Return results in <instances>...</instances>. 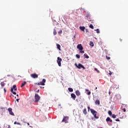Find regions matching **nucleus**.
<instances>
[{
    "instance_id": "1",
    "label": "nucleus",
    "mask_w": 128,
    "mask_h": 128,
    "mask_svg": "<svg viewBox=\"0 0 128 128\" xmlns=\"http://www.w3.org/2000/svg\"><path fill=\"white\" fill-rule=\"evenodd\" d=\"M86 19L88 20V22H92V23L94 24V20H92V16H90V13L86 14Z\"/></svg>"
},
{
    "instance_id": "2",
    "label": "nucleus",
    "mask_w": 128,
    "mask_h": 128,
    "mask_svg": "<svg viewBox=\"0 0 128 128\" xmlns=\"http://www.w3.org/2000/svg\"><path fill=\"white\" fill-rule=\"evenodd\" d=\"M90 110L91 113L94 116V118H98V116H96V114H98V112H96L94 109H90Z\"/></svg>"
},
{
    "instance_id": "3",
    "label": "nucleus",
    "mask_w": 128,
    "mask_h": 128,
    "mask_svg": "<svg viewBox=\"0 0 128 128\" xmlns=\"http://www.w3.org/2000/svg\"><path fill=\"white\" fill-rule=\"evenodd\" d=\"M74 64L78 68H79V69L83 68V70H86V67L84 66V65L82 64H79L78 65V64H76V63Z\"/></svg>"
},
{
    "instance_id": "4",
    "label": "nucleus",
    "mask_w": 128,
    "mask_h": 128,
    "mask_svg": "<svg viewBox=\"0 0 128 128\" xmlns=\"http://www.w3.org/2000/svg\"><path fill=\"white\" fill-rule=\"evenodd\" d=\"M34 102H38L40 100V96H38V94H36L34 96Z\"/></svg>"
},
{
    "instance_id": "5",
    "label": "nucleus",
    "mask_w": 128,
    "mask_h": 128,
    "mask_svg": "<svg viewBox=\"0 0 128 128\" xmlns=\"http://www.w3.org/2000/svg\"><path fill=\"white\" fill-rule=\"evenodd\" d=\"M62 58L60 57H58L57 58V63L58 64V66H62Z\"/></svg>"
},
{
    "instance_id": "6",
    "label": "nucleus",
    "mask_w": 128,
    "mask_h": 128,
    "mask_svg": "<svg viewBox=\"0 0 128 128\" xmlns=\"http://www.w3.org/2000/svg\"><path fill=\"white\" fill-rule=\"evenodd\" d=\"M46 82V79H43L42 82L36 83L38 86H44V83Z\"/></svg>"
},
{
    "instance_id": "7",
    "label": "nucleus",
    "mask_w": 128,
    "mask_h": 128,
    "mask_svg": "<svg viewBox=\"0 0 128 128\" xmlns=\"http://www.w3.org/2000/svg\"><path fill=\"white\" fill-rule=\"evenodd\" d=\"M68 116H64V118H63V120H62V122H65V124H67L68 122Z\"/></svg>"
},
{
    "instance_id": "8",
    "label": "nucleus",
    "mask_w": 128,
    "mask_h": 128,
    "mask_svg": "<svg viewBox=\"0 0 128 128\" xmlns=\"http://www.w3.org/2000/svg\"><path fill=\"white\" fill-rule=\"evenodd\" d=\"M30 76L32 78H38V75L36 74H30Z\"/></svg>"
},
{
    "instance_id": "9",
    "label": "nucleus",
    "mask_w": 128,
    "mask_h": 128,
    "mask_svg": "<svg viewBox=\"0 0 128 128\" xmlns=\"http://www.w3.org/2000/svg\"><path fill=\"white\" fill-rule=\"evenodd\" d=\"M77 48L78 50H84V47H82V44H78L77 46Z\"/></svg>"
},
{
    "instance_id": "10",
    "label": "nucleus",
    "mask_w": 128,
    "mask_h": 128,
    "mask_svg": "<svg viewBox=\"0 0 128 128\" xmlns=\"http://www.w3.org/2000/svg\"><path fill=\"white\" fill-rule=\"evenodd\" d=\"M8 111L9 112L11 116H14V112H12V108H8Z\"/></svg>"
},
{
    "instance_id": "11",
    "label": "nucleus",
    "mask_w": 128,
    "mask_h": 128,
    "mask_svg": "<svg viewBox=\"0 0 128 128\" xmlns=\"http://www.w3.org/2000/svg\"><path fill=\"white\" fill-rule=\"evenodd\" d=\"M71 97L72 98H73L74 100H75L76 98V94H74L72 93L71 94Z\"/></svg>"
},
{
    "instance_id": "12",
    "label": "nucleus",
    "mask_w": 128,
    "mask_h": 128,
    "mask_svg": "<svg viewBox=\"0 0 128 128\" xmlns=\"http://www.w3.org/2000/svg\"><path fill=\"white\" fill-rule=\"evenodd\" d=\"M106 122H112V120L110 119V117H108L106 119Z\"/></svg>"
},
{
    "instance_id": "13",
    "label": "nucleus",
    "mask_w": 128,
    "mask_h": 128,
    "mask_svg": "<svg viewBox=\"0 0 128 128\" xmlns=\"http://www.w3.org/2000/svg\"><path fill=\"white\" fill-rule=\"evenodd\" d=\"M76 94L78 96H80V92L78 90L76 91Z\"/></svg>"
},
{
    "instance_id": "14",
    "label": "nucleus",
    "mask_w": 128,
    "mask_h": 128,
    "mask_svg": "<svg viewBox=\"0 0 128 128\" xmlns=\"http://www.w3.org/2000/svg\"><path fill=\"white\" fill-rule=\"evenodd\" d=\"M80 28L82 32H84V30H86V27L80 26Z\"/></svg>"
},
{
    "instance_id": "15",
    "label": "nucleus",
    "mask_w": 128,
    "mask_h": 128,
    "mask_svg": "<svg viewBox=\"0 0 128 128\" xmlns=\"http://www.w3.org/2000/svg\"><path fill=\"white\" fill-rule=\"evenodd\" d=\"M95 104H98V106H100V100H96Z\"/></svg>"
},
{
    "instance_id": "16",
    "label": "nucleus",
    "mask_w": 128,
    "mask_h": 128,
    "mask_svg": "<svg viewBox=\"0 0 128 128\" xmlns=\"http://www.w3.org/2000/svg\"><path fill=\"white\" fill-rule=\"evenodd\" d=\"M85 90H86V92H88L86 93V94H88V96L90 95L91 92H90V90H88V89H86Z\"/></svg>"
},
{
    "instance_id": "17",
    "label": "nucleus",
    "mask_w": 128,
    "mask_h": 128,
    "mask_svg": "<svg viewBox=\"0 0 128 128\" xmlns=\"http://www.w3.org/2000/svg\"><path fill=\"white\" fill-rule=\"evenodd\" d=\"M26 81L24 82L22 84L20 88H22L23 86H26Z\"/></svg>"
},
{
    "instance_id": "18",
    "label": "nucleus",
    "mask_w": 128,
    "mask_h": 128,
    "mask_svg": "<svg viewBox=\"0 0 128 128\" xmlns=\"http://www.w3.org/2000/svg\"><path fill=\"white\" fill-rule=\"evenodd\" d=\"M10 92H12V94H16V93L14 92V88H12L10 89Z\"/></svg>"
},
{
    "instance_id": "19",
    "label": "nucleus",
    "mask_w": 128,
    "mask_h": 128,
    "mask_svg": "<svg viewBox=\"0 0 128 128\" xmlns=\"http://www.w3.org/2000/svg\"><path fill=\"white\" fill-rule=\"evenodd\" d=\"M57 48L59 50H60V44H56Z\"/></svg>"
},
{
    "instance_id": "20",
    "label": "nucleus",
    "mask_w": 128,
    "mask_h": 128,
    "mask_svg": "<svg viewBox=\"0 0 128 128\" xmlns=\"http://www.w3.org/2000/svg\"><path fill=\"white\" fill-rule=\"evenodd\" d=\"M68 90H69V92H74V89H72V88H68Z\"/></svg>"
},
{
    "instance_id": "21",
    "label": "nucleus",
    "mask_w": 128,
    "mask_h": 128,
    "mask_svg": "<svg viewBox=\"0 0 128 128\" xmlns=\"http://www.w3.org/2000/svg\"><path fill=\"white\" fill-rule=\"evenodd\" d=\"M84 56L85 58H90V56H88L86 54H84Z\"/></svg>"
},
{
    "instance_id": "22",
    "label": "nucleus",
    "mask_w": 128,
    "mask_h": 128,
    "mask_svg": "<svg viewBox=\"0 0 128 128\" xmlns=\"http://www.w3.org/2000/svg\"><path fill=\"white\" fill-rule=\"evenodd\" d=\"M83 113L84 114H86L87 112H86V108H84L83 110Z\"/></svg>"
},
{
    "instance_id": "23",
    "label": "nucleus",
    "mask_w": 128,
    "mask_h": 128,
    "mask_svg": "<svg viewBox=\"0 0 128 128\" xmlns=\"http://www.w3.org/2000/svg\"><path fill=\"white\" fill-rule=\"evenodd\" d=\"M14 124H18L19 126H22V124H20V123L16 122H14Z\"/></svg>"
},
{
    "instance_id": "24",
    "label": "nucleus",
    "mask_w": 128,
    "mask_h": 128,
    "mask_svg": "<svg viewBox=\"0 0 128 128\" xmlns=\"http://www.w3.org/2000/svg\"><path fill=\"white\" fill-rule=\"evenodd\" d=\"M112 118H116V115L114 114H112V115H111Z\"/></svg>"
},
{
    "instance_id": "25",
    "label": "nucleus",
    "mask_w": 128,
    "mask_h": 128,
    "mask_svg": "<svg viewBox=\"0 0 128 128\" xmlns=\"http://www.w3.org/2000/svg\"><path fill=\"white\" fill-rule=\"evenodd\" d=\"M0 85L2 86H6V83H4V82H1Z\"/></svg>"
},
{
    "instance_id": "26",
    "label": "nucleus",
    "mask_w": 128,
    "mask_h": 128,
    "mask_svg": "<svg viewBox=\"0 0 128 128\" xmlns=\"http://www.w3.org/2000/svg\"><path fill=\"white\" fill-rule=\"evenodd\" d=\"M108 114L109 116H112V111H110V110H109L108 112Z\"/></svg>"
},
{
    "instance_id": "27",
    "label": "nucleus",
    "mask_w": 128,
    "mask_h": 128,
    "mask_svg": "<svg viewBox=\"0 0 128 128\" xmlns=\"http://www.w3.org/2000/svg\"><path fill=\"white\" fill-rule=\"evenodd\" d=\"M89 27L90 28L94 30V26L92 24H90Z\"/></svg>"
},
{
    "instance_id": "28",
    "label": "nucleus",
    "mask_w": 128,
    "mask_h": 128,
    "mask_svg": "<svg viewBox=\"0 0 128 128\" xmlns=\"http://www.w3.org/2000/svg\"><path fill=\"white\" fill-rule=\"evenodd\" d=\"M53 33L54 36H56V29H54Z\"/></svg>"
},
{
    "instance_id": "29",
    "label": "nucleus",
    "mask_w": 128,
    "mask_h": 128,
    "mask_svg": "<svg viewBox=\"0 0 128 128\" xmlns=\"http://www.w3.org/2000/svg\"><path fill=\"white\" fill-rule=\"evenodd\" d=\"M76 58H80V54H76Z\"/></svg>"
},
{
    "instance_id": "30",
    "label": "nucleus",
    "mask_w": 128,
    "mask_h": 128,
    "mask_svg": "<svg viewBox=\"0 0 128 128\" xmlns=\"http://www.w3.org/2000/svg\"><path fill=\"white\" fill-rule=\"evenodd\" d=\"M94 30L96 32L97 34H100V30L97 29V30Z\"/></svg>"
},
{
    "instance_id": "31",
    "label": "nucleus",
    "mask_w": 128,
    "mask_h": 128,
    "mask_svg": "<svg viewBox=\"0 0 128 128\" xmlns=\"http://www.w3.org/2000/svg\"><path fill=\"white\" fill-rule=\"evenodd\" d=\"M58 34H62V30H60V31H59V32H58Z\"/></svg>"
},
{
    "instance_id": "32",
    "label": "nucleus",
    "mask_w": 128,
    "mask_h": 128,
    "mask_svg": "<svg viewBox=\"0 0 128 128\" xmlns=\"http://www.w3.org/2000/svg\"><path fill=\"white\" fill-rule=\"evenodd\" d=\"M80 54H84V51L82 50H80Z\"/></svg>"
},
{
    "instance_id": "33",
    "label": "nucleus",
    "mask_w": 128,
    "mask_h": 128,
    "mask_svg": "<svg viewBox=\"0 0 128 128\" xmlns=\"http://www.w3.org/2000/svg\"><path fill=\"white\" fill-rule=\"evenodd\" d=\"M90 46H94V42H90Z\"/></svg>"
},
{
    "instance_id": "34",
    "label": "nucleus",
    "mask_w": 128,
    "mask_h": 128,
    "mask_svg": "<svg viewBox=\"0 0 128 128\" xmlns=\"http://www.w3.org/2000/svg\"><path fill=\"white\" fill-rule=\"evenodd\" d=\"M94 70L97 72H98V74L100 72V70H98V68H94Z\"/></svg>"
},
{
    "instance_id": "35",
    "label": "nucleus",
    "mask_w": 128,
    "mask_h": 128,
    "mask_svg": "<svg viewBox=\"0 0 128 128\" xmlns=\"http://www.w3.org/2000/svg\"><path fill=\"white\" fill-rule=\"evenodd\" d=\"M16 88V85H14L13 86H12L13 90Z\"/></svg>"
},
{
    "instance_id": "36",
    "label": "nucleus",
    "mask_w": 128,
    "mask_h": 128,
    "mask_svg": "<svg viewBox=\"0 0 128 128\" xmlns=\"http://www.w3.org/2000/svg\"><path fill=\"white\" fill-rule=\"evenodd\" d=\"M110 72L108 73V74H110V76H112V72H110V70H109Z\"/></svg>"
},
{
    "instance_id": "37",
    "label": "nucleus",
    "mask_w": 128,
    "mask_h": 128,
    "mask_svg": "<svg viewBox=\"0 0 128 128\" xmlns=\"http://www.w3.org/2000/svg\"><path fill=\"white\" fill-rule=\"evenodd\" d=\"M106 58H107L108 60H110V57H108V56H106Z\"/></svg>"
},
{
    "instance_id": "38",
    "label": "nucleus",
    "mask_w": 128,
    "mask_h": 128,
    "mask_svg": "<svg viewBox=\"0 0 128 128\" xmlns=\"http://www.w3.org/2000/svg\"><path fill=\"white\" fill-rule=\"evenodd\" d=\"M122 110L124 111V112H126V108H123V109H122Z\"/></svg>"
},
{
    "instance_id": "39",
    "label": "nucleus",
    "mask_w": 128,
    "mask_h": 128,
    "mask_svg": "<svg viewBox=\"0 0 128 128\" xmlns=\"http://www.w3.org/2000/svg\"><path fill=\"white\" fill-rule=\"evenodd\" d=\"M86 32H89L88 29H86Z\"/></svg>"
},
{
    "instance_id": "40",
    "label": "nucleus",
    "mask_w": 128,
    "mask_h": 128,
    "mask_svg": "<svg viewBox=\"0 0 128 128\" xmlns=\"http://www.w3.org/2000/svg\"><path fill=\"white\" fill-rule=\"evenodd\" d=\"M88 110H90V106H88Z\"/></svg>"
},
{
    "instance_id": "41",
    "label": "nucleus",
    "mask_w": 128,
    "mask_h": 128,
    "mask_svg": "<svg viewBox=\"0 0 128 128\" xmlns=\"http://www.w3.org/2000/svg\"><path fill=\"white\" fill-rule=\"evenodd\" d=\"M116 122H120V120H118V118H117L116 120Z\"/></svg>"
},
{
    "instance_id": "42",
    "label": "nucleus",
    "mask_w": 128,
    "mask_h": 128,
    "mask_svg": "<svg viewBox=\"0 0 128 128\" xmlns=\"http://www.w3.org/2000/svg\"><path fill=\"white\" fill-rule=\"evenodd\" d=\"M4 92H6V88H4Z\"/></svg>"
},
{
    "instance_id": "43",
    "label": "nucleus",
    "mask_w": 128,
    "mask_h": 128,
    "mask_svg": "<svg viewBox=\"0 0 128 128\" xmlns=\"http://www.w3.org/2000/svg\"><path fill=\"white\" fill-rule=\"evenodd\" d=\"M40 88H44V86H40Z\"/></svg>"
},
{
    "instance_id": "44",
    "label": "nucleus",
    "mask_w": 128,
    "mask_h": 128,
    "mask_svg": "<svg viewBox=\"0 0 128 128\" xmlns=\"http://www.w3.org/2000/svg\"><path fill=\"white\" fill-rule=\"evenodd\" d=\"M16 102H18V100H20V99H16Z\"/></svg>"
},
{
    "instance_id": "45",
    "label": "nucleus",
    "mask_w": 128,
    "mask_h": 128,
    "mask_svg": "<svg viewBox=\"0 0 128 128\" xmlns=\"http://www.w3.org/2000/svg\"><path fill=\"white\" fill-rule=\"evenodd\" d=\"M16 90H17L16 88H14V90H15V91Z\"/></svg>"
},
{
    "instance_id": "46",
    "label": "nucleus",
    "mask_w": 128,
    "mask_h": 128,
    "mask_svg": "<svg viewBox=\"0 0 128 128\" xmlns=\"http://www.w3.org/2000/svg\"><path fill=\"white\" fill-rule=\"evenodd\" d=\"M27 124H28V126H30V123L28 122V123H27Z\"/></svg>"
},
{
    "instance_id": "47",
    "label": "nucleus",
    "mask_w": 128,
    "mask_h": 128,
    "mask_svg": "<svg viewBox=\"0 0 128 128\" xmlns=\"http://www.w3.org/2000/svg\"><path fill=\"white\" fill-rule=\"evenodd\" d=\"M120 42H122V39H120Z\"/></svg>"
},
{
    "instance_id": "48",
    "label": "nucleus",
    "mask_w": 128,
    "mask_h": 128,
    "mask_svg": "<svg viewBox=\"0 0 128 128\" xmlns=\"http://www.w3.org/2000/svg\"><path fill=\"white\" fill-rule=\"evenodd\" d=\"M95 90H98V87H96Z\"/></svg>"
},
{
    "instance_id": "49",
    "label": "nucleus",
    "mask_w": 128,
    "mask_h": 128,
    "mask_svg": "<svg viewBox=\"0 0 128 128\" xmlns=\"http://www.w3.org/2000/svg\"><path fill=\"white\" fill-rule=\"evenodd\" d=\"M74 38H76V36H74Z\"/></svg>"
},
{
    "instance_id": "50",
    "label": "nucleus",
    "mask_w": 128,
    "mask_h": 128,
    "mask_svg": "<svg viewBox=\"0 0 128 128\" xmlns=\"http://www.w3.org/2000/svg\"><path fill=\"white\" fill-rule=\"evenodd\" d=\"M16 96H18V94H16Z\"/></svg>"
},
{
    "instance_id": "51",
    "label": "nucleus",
    "mask_w": 128,
    "mask_h": 128,
    "mask_svg": "<svg viewBox=\"0 0 128 128\" xmlns=\"http://www.w3.org/2000/svg\"><path fill=\"white\" fill-rule=\"evenodd\" d=\"M109 94H110V92H109Z\"/></svg>"
}]
</instances>
